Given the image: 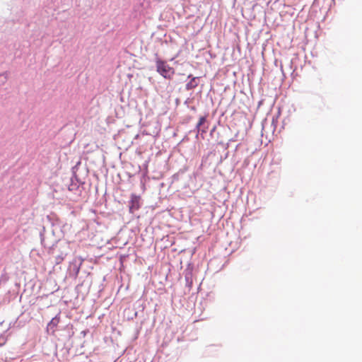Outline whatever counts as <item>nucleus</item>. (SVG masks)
Returning <instances> with one entry per match:
<instances>
[{"mask_svg": "<svg viewBox=\"0 0 362 362\" xmlns=\"http://www.w3.org/2000/svg\"><path fill=\"white\" fill-rule=\"evenodd\" d=\"M206 122V117H201L199 119V122L197 124V128L199 129L200 127Z\"/></svg>", "mask_w": 362, "mask_h": 362, "instance_id": "nucleus-3", "label": "nucleus"}, {"mask_svg": "<svg viewBox=\"0 0 362 362\" xmlns=\"http://www.w3.org/2000/svg\"><path fill=\"white\" fill-rule=\"evenodd\" d=\"M197 78H196V77H193V78H192L190 81L187 83V84L186 85V88L187 90H192L197 86L198 83L197 81Z\"/></svg>", "mask_w": 362, "mask_h": 362, "instance_id": "nucleus-2", "label": "nucleus"}, {"mask_svg": "<svg viewBox=\"0 0 362 362\" xmlns=\"http://www.w3.org/2000/svg\"><path fill=\"white\" fill-rule=\"evenodd\" d=\"M156 70L165 78H171L175 74V70L170 66L166 62L161 59L156 60Z\"/></svg>", "mask_w": 362, "mask_h": 362, "instance_id": "nucleus-1", "label": "nucleus"}]
</instances>
